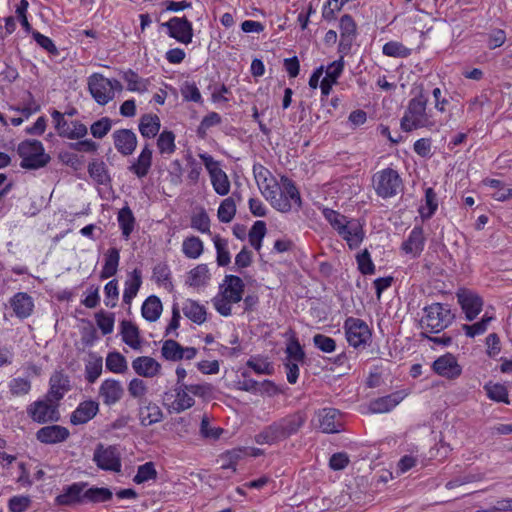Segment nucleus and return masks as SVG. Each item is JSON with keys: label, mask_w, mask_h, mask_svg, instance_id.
Listing matches in <instances>:
<instances>
[{"label": "nucleus", "mask_w": 512, "mask_h": 512, "mask_svg": "<svg viewBox=\"0 0 512 512\" xmlns=\"http://www.w3.org/2000/svg\"><path fill=\"white\" fill-rule=\"evenodd\" d=\"M262 194L274 209L282 213L290 212L294 206L296 210L302 206L298 188L294 181L285 175L280 177L279 183L272 178L265 184Z\"/></svg>", "instance_id": "obj_1"}, {"label": "nucleus", "mask_w": 512, "mask_h": 512, "mask_svg": "<svg viewBox=\"0 0 512 512\" xmlns=\"http://www.w3.org/2000/svg\"><path fill=\"white\" fill-rule=\"evenodd\" d=\"M306 414L297 411L265 427L255 440L258 444H274L296 434L306 422Z\"/></svg>", "instance_id": "obj_2"}, {"label": "nucleus", "mask_w": 512, "mask_h": 512, "mask_svg": "<svg viewBox=\"0 0 512 512\" xmlns=\"http://www.w3.org/2000/svg\"><path fill=\"white\" fill-rule=\"evenodd\" d=\"M428 98L421 90L418 95L409 100L407 108L401 118L400 126L405 132L420 128H429L434 125L426 112Z\"/></svg>", "instance_id": "obj_3"}, {"label": "nucleus", "mask_w": 512, "mask_h": 512, "mask_svg": "<svg viewBox=\"0 0 512 512\" xmlns=\"http://www.w3.org/2000/svg\"><path fill=\"white\" fill-rule=\"evenodd\" d=\"M245 284L236 275H226L223 284L220 285V293L213 299L216 311L222 316L231 315V304L238 303L243 298Z\"/></svg>", "instance_id": "obj_4"}, {"label": "nucleus", "mask_w": 512, "mask_h": 512, "mask_svg": "<svg viewBox=\"0 0 512 512\" xmlns=\"http://www.w3.org/2000/svg\"><path fill=\"white\" fill-rule=\"evenodd\" d=\"M421 326L429 329L431 333H439L447 328L454 320L450 306L443 303H433L424 309Z\"/></svg>", "instance_id": "obj_5"}, {"label": "nucleus", "mask_w": 512, "mask_h": 512, "mask_svg": "<svg viewBox=\"0 0 512 512\" xmlns=\"http://www.w3.org/2000/svg\"><path fill=\"white\" fill-rule=\"evenodd\" d=\"M21 157L20 167L23 169H39L48 164L50 156L44 152L43 144L39 140L22 141L17 148Z\"/></svg>", "instance_id": "obj_6"}, {"label": "nucleus", "mask_w": 512, "mask_h": 512, "mask_svg": "<svg viewBox=\"0 0 512 512\" xmlns=\"http://www.w3.org/2000/svg\"><path fill=\"white\" fill-rule=\"evenodd\" d=\"M372 184L376 194L383 199L396 196L403 188L400 175L392 168L376 172L372 177Z\"/></svg>", "instance_id": "obj_7"}, {"label": "nucleus", "mask_w": 512, "mask_h": 512, "mask_svg": "<svg viewBox=\"0 0 512 512\" xmlns=\"http://www.w3.org/2000/svg\"><path fill=\"white\" fill-rule=\"evenodd\" d=\"M344 330L349 345L364 348L371 340V331L365 321L349 317L344 322Z\"/></svg>", "instance_id": "obj_8"}, {"label": "nucleus", "mask_w": 512, "mask_h": 512, "mask_svg": "<svg viewBox=\"0 0 512 512\" xmlns=\"http://www.w3.org/2000/svg\"><path fill=\"white\" fill-rule=\"evenodd\" d=\"M199 157L210 175L215 192L221 196L227 195L230 191V181L226 172L220 168V163L207 153L199 154Z\"/></svg>", "instance_id": "obj_9"}, {"label": "nucleus", "mask_w": 512, "mask_h": 512, "mask_svg": "<svg viewBox=\"0 0 512 512\" xmlns=\"http://www.w3.org/2000/svg\"><path fill=\"white\" fill-rule=\"evenodd\" d=\"M186 386L175 385L172 391L163 395V405L170 413H181L195 404V400Z\"/></svg>", "instance_id": "obj_10"}, {"label": "nucleus", "mask_w": 512, "mask_h": 512, "mask_svg": "<svg viewBox=\"0 0 512 512\" xmlns=\"http://www.w3.org/2000/svg\"><path fill=\"white\" fill-rule=\"evenodd\" d=\"M93 461L102 470L121 471V455L116 446L105 447L102 443H99L94 450Z\"/></svg>", "instance_id": "obj_11"}, {"label": "nucleus", "mask_w": 512, "mask_h": 512, "mask_svg": "<svg viewBox=\"0 0 512 512\" xmlns=\"http://www.w3.org/2000/svg\"><path fill=\"white\" fill-rule=\"evenodd\" d=\"M29 417L40 424L47 422H57L60 419V413L57 405L51 403V398L46 400H37L27 407Z\"/></svg>", "instance_id": "obj_12"}, {"label": "nucleus", "mask_w": 512, "mask_h": 512, "mask_svg": "<svg viewBox=\"0 0 512 512\" xmlns=\"http://www.w3.org/2000/svg\"><path fill=\"white\" fill-rule=\"evenodd\" d=\"M52 119L55 123V129L60 137L68 139H80L86 136L87 127L80 121H68L64 118V114L58 110L51 112Z\"/></svg>", "instance_id": "obj_13"}, {"label": "nucleus", "mask_w": 512, "mask_h": 512, "mask_svg": "<svg viewBox=\"0 0 512 512\" xmlns=\"http://www.w3.org/2000/svg\"><path fill=\"white\" fill-rule=\"evenodd\" d=\"M88 90L96 103L101 106L114 99L110 79L100 73H93L88 77Z\"/></svg>", "instance_id": "obj_14"}, {"label": "nucleus", "mask_w": 512, "mask_h": 512, "mask_svg": "<svg viewBox=\"0 0 512 512\" xmlns=\"http://www.w3.org/2000/svg\"><path fill=\"white\" fill-rule=\"evenodd\" d=\"M167 29L169 37L178 42L188 45L192 42L193 28L192 23L186 17H172L167 22L161 24Z\"/></svg>", "instance_id": "obj_15"}, {"label": "nucleus", "mask_w": 512, "mask_h": 512, "mask_svg": "<svg viewBox=\"0 0 512 512\" xmlns=\"http://www.w3.org/2000/svg\"><path fill=\"white\" fill-rule=\"evenodd\" d=\"M457 299L468 321L474 320L482 310V298L470 290H459Z\"/></svg>", "instance_id": "obj_16"}, {"label": "nucleus", "mask_w": 512, "mask_h": 512, "mask_svg": "<svg viewBox=\"0 0 512 512\" xmlns=\"http://www.w3.org/2000/svg\"><path fill=\"white\" fill-rule=\"evenodd\" d=\"M88 486L86 482H76L63 488V491L55 499L61 506H74L85 504L84 491Z\"/></svg>", "instance_id": "obj_17"}, {"label": "nucleus", "mask_w": 512, "mask_h": 512, "mask_svg": "<svg viewBox=\"0 0 512 512\" xmlns=\"http://www.w3.org/2000/svg\"><path fill=\"white\" fill-rule=\"evenodd\" d=\"M432 368L435 373L448 379L457 378L462 372L456 357L451 353H447L437 358L433 362Z\"/></svg>", "instance_id": "obj_18"}, {"label": "nucleus", "mask_w": 512, "mask_h": 512, "mask_svg": "<svg viewBox=\"0 0 512 512\" xmlns=\"http://www.w3.org/2000/svg\"><path fill=\"white\" fill-rule=\"evenodd\" d=\"M112 138L116 150L123 156L132 155L137 147V136L130 129L115 130Z\"/></svg>", "instance_id": "obj_19"}, {"label": "nucleus", "mask_w": 512, "mask_h": 512, "mask_svg": "<svg viewBox=\"0 0 512 512\" xmlns=\"http://www.w3.org/2000/svg\"><path fill=\"white\" fill-rule=\"evenodd\" d=\"M317 426L324 433L340 432V413L334 408H323L316 412Z\"/></svg>", "instance_id": "obj_20"}, {"label": "nucleus", "mask_w": 512, "mask_h": 512, "mask_svg": "<svg viewBox=\"0 0 512 512\" xmlns=\"http://www.w3.org/2000/svg\"><path fill=\"white\" fill-rule=\"evenodd\" d=\"M124 395L122 384L115 379H106L99 387V397L107 406L116 404Z\"/></svg>", "instance_id": "obj_21"}, {"label": "nucleus", "mask_w": 512, "mask_h": 512, "mask_svg": "<svg viewBox=\"0 0 512 512\" xmlns=\"http://www.w3.org/2000/svg\"><path fill=\"white\" fill-rule=\"evenodd\" d=\"M164 414L161 408L147 399L140 401L139 419L142 426H150L163 420Z\"/></svg>", "instance_id": "obj_22"}, {"label": "nucleus", "mask_w": 512, "mask_h": 512, "mask_svg": "<svg viewBox=\"0 0 512 512\" xmlns=\"http://www.w3.org/2000/svg\"><path fill=\"white\" fill-rule=\"evenodd\" d=\"M69 435V430L66 427L59 425L45 426L36 432L37 440L44 444L64 442Z\"/></svg>", "instance_id": "obj_23"}, {"label": "nucleus", "mask_w": 512, "mask_h": 512, "mask_svg": "<svg viewBox=\"0 0 512 512\" xmlns=\"http://www.w3.org/2000/svg\"><path fill=\"white\" fill-rule=\"evenodd\" d=\"M99 411V404L93 400L81 402L71 414L70 422L73 425H82L93 419Z\"/></svg>", "instance_id": "obj_24"}, {"label": "nucleus", "mask_w": 512, "mask_h": 512, "mask_svg": "<svg viewBox=\"0 0 512 512\" xmlns=\"http://www.w3.org/2000/svg\"><path fill=\"white\" fill-rule=\"evenodd\" d=\"M338 234L347 242L350 249L358 248L365 236L361 224L356 220H350Z\"/></svg>", "instance_id": "obj_25"}, {"label": "nucleus", "mask_w": 512, "mask_h": 512, "mask_svg": "<svg viewBox=\"0 0 512 512\" xmlns=\"http://www.w3.org/2000/svg\"><path fill=\"white\" fill-rule=\"evenodd\" d=\"M424 245L425 237L423 228L421 226H415L411 230L407 240L402 243L401 248L406 254H411L416 257L421 254L424 249Z\"/></svg>", "instance_id": "obj_26"}, {"label": "nucleus", "mask_w": 512, "mask_h": 512, "mask_svg": "<svg viewBox=\"0 0 512 512\" xmlns=\"http://www.w3.org/2000/svg\"><path fill=\"white\" fill-rule=\"evenodd\" d=\"M132 368L139 376L152 378L160 373L161 364L149 356H140L133 360Z\"/></svg>", "instance_id": "obj_27"}, {"label": "nucleus", "mask_w": 512, "mask_h": 512, "mask_svg": "<svg viewBox=\"0 0 512 512\" xmlns=\"http://www.w3.org/2000/svg\"><path fill=\"white\" fill-rule=\"evenodd\" d=\"M10 305L13 308L15 315L20 319L29 317L34 308L32 297L24 292L16 293L10 299Z\"/></svg>", "instance_id": "obj_28"}, {"label": "nucleus", "mask_w": 512, "mask_h": 512, "mask_svg": "<svg viewBox=\"0 0 512 512\" xmlns=\"http://www.w3.org/2000/svg\"><path fill=\"white\" fill-rule=\"evenodd\" d=\"M70 387L68 376L62 372H55L50 378V389L47 396L55 401H59L70 390Z\"/></svg>", "instance_id": "obj_29"}, {"label": "nucleus", "mask_w": 512, "mask_h": 512, "mask_svg": "<svg viewBox=\"0 0 512 512\" xmlns=\"http://www.w3.org/2000/svg\"><path fill=\"white\" fill-rule=\"evenodd\" d=\"M152 165V150L149 144H146L137 160L129 166V171L135 174L138 178L145 177Z\"/></svg>", "instance_id": "obj_30"}, {"label": "nucleus", "mask_w": 512, "mask_h": 512, "mask_svg": "<svg viewBox=\"0 0 512 512\" xmlns=\"http://www.w3.org/2000/svg\"><path fill=\"white\" fill-rule=\"evenodd\" d=\"M340 50H348L356 35V24L352 16L345 14L340 19Z\"/></svg>", "instance_id": "obj_31"}, {"label": "nucleus", "mask_w": 512, "mask_h": 512, "mask_svg": "<svg viewBox=\"0 0 512 512\" xmlns=\"http://www.w3.org/2000/svg\"><path fill=\"white\" fill-rule=\"evenodd\" d=\"M123 342L134 350L141 348L140 333L138 327L128 320L120 323Z\"/></svg>", "instance_id": "obj_32"}, {"label": "nucleus", "mask_w": 512, "mask_h": 512, "mask_svg": "<svg viewBox=\"0 0 512 512\" xmlns=\"http://www.w3.org/2000/svg\"><path fill=\"white\" fill-rule=\"evenodd\" d=\"M142 284V273L139 269H134L125 281V289L123 292V302L130 304L136 297Z\"/></svg>", "instance_id": "obj_33"}, {"label": "nucleus", "mask_w": 512, "mask_h": 512, "mask_svg": "<svg viewBox=\"0 0 512 512\" xmlns=\"http://www.w3.org/2000/svg\"><path fill=\"white\" fill-rule=\"evenodd\" d=\"M140 134L145 138H154L160 130V118L155 114H144L139 120Z\"/></svg>", "instance_id": "obj_34"}, {"label": "nucleus", "mask_w": 512, "mask_h": 512, "mask_svg": "<svg viewBox=\"0 0 512 512\" xmlns=\"http://www.w3.org/2000/svg\"><path fill=\"white\" fill-rule=\"evenodd\" d=\"M182 311L188 319L198 325L206 321V308L195 300L187 299L183 304Z\"/></svg>", "instance_id": "obj_35"}, {"label": "nucleus", "mask_w": 512, "mask_h": 512, "mask_svg": "<svg viewBox=\"0 0 512 512\" xmlns=\"http://www.w3.org/2000/svg\"><path fill=\"white\" fill-rule=\"evenodd\" d=\"M122 79L127 83V90L131 92L143 93L148 90L150 81L140 77L132 69H128L121 73Z\"/></svg>", "instance_id": "obj_36"}, {"label": "nucleus", "mask_w": 512, "mask_h": 512, "mask_svg": "<svg viewBox=\"0 0 512 512\" xmlns=\"http://www.w3.org/2000/svg\"><path fill=\"white\" fill-rule=\"evenodd\" d=\"M120 261V252L117 248L108 249L105 254V263L100 273L101 279H108L117 273Z\"/></svg>", "instance_id": "obj_37"}, {"label": "nucleus", "mask_w": 512, "mask_h": 512, "mask_svg": "<svg viewBox=\"0 0 512 512\" xmlns=\"http://www.w3.org/2000/svg\"><path fill=\"white\" fill-rule=\"evenodd\" d=\"M162 308V303L159 297L151 295L144 301L142 305V316L149 322H155L159 319Z\"/></svg>", "instance_id": "obj_38"}, {"label": "nucleus", "mask_w": 512, "mask_h": 512, "mask_svg": "<svg viewBox=\"0 0 512 512\" xmlns=\"http://www.w3.org/2000/svg\"><path fill=\"white\" fill-rule=\"evenodd\" d=\"M112 497V491L106 487H91L84 491L85 503H105L110 501Z\"/></svg>", "instance_id": "obj_39"}, {"label": "nucleus", "mask_w": 512, "mask_h": 512, "mask_svg": "<svg viewBox=\"0 0 512 512\" xmlns=\"http://www.w3.org/2000/svg\"><path fill=\"white\" fill-rule=\"evenodd\" d=\"M399 401L400 399L395 394L383 396L371 401L369 410L372 413H386L396 407Z\"/></svg>", "instance_id": "obj_40"}, {"label": "nucleus", "mask_w": 512, "mask_h": 512, "mask_svg": "<svg viewBox=\"0 0 512 512\" xmlns=\"http://www.w3.org/2000/svg\"><path fill=\"white\" fill-rule=\"evenodd\" d=\"M156 144L161 155L170 156L176 150L175 134L169 130L162 131L157 138Z\"/></svg>", "instance_id": "obj_41"}, {"label": "nucleus", "mask_w": 512, "mask_h": 512, "mask_svg": "<svg viewBox=\"0 0 512 512\" xmlns=\"http://www.w3.org/2000/svg\"><path fill=\"white\" fill-rule=\"evenodd\" d=\"M118 223L125 239H128L134 229L135 217L128 206L120 209L118 213Z\"/></svg>", "instance_id": "obj_42"}, {"label": "nucleus", "mask_w": 512, "mask_h": 512, "mask_svg": "<svg viewBox=\"0 0 512 512\" xmlns=\"http://www.w3.org/2000/svg\"><path fill=\"white\" fill-rule=\"evenodd\" d=\"M210 279L209 269L206 264H199L188 273L186 283L189 286L199 287L205 285Z\"/></svg>", "instance_id": "obj_43"}, {"label": "nucleus", "mask_w": 512, "mask_h": 512, "mask_svg": "<svg viewBox=\"0 0 512 512\" xmlns=\"http://www.w3.org/2000/svg\"><path fill=\"white\" fill-rule=\"evenodd\" d=\"M88 173L97 184L106 185L110 182L106 165L102 161L90 162L88 165Z\"/></svg>", "instance_id": "obj_44"}, {"label": "nucleus", "mask_w": 512, "mask_h": 512, "mask_svg": "<svg viewBox=\"0 0 512 512\" xmlns=\"http://www.w3.org/2000/svg\"><path fill=\"white\" fill-rule=\"evenodd\" d=\"M182 252L187 258L197 259L203 253V242L196 236L187 237L182 243Z\"/></svg>", "instance_id": "obj_45"}, {"label": "nucleus", "mask_w": 512, "mask_h": 512, "mask_svg": "<svg viewBox=\"0 0 512 512\" xmlns=\"http://www.w3.org/2000/svg\"><path fill=\"white\" fill-rule=\"evenodd\" d=\"M438 208L437 195L433 188L429 187L425 190V206L419 208L422 219H429L433 216Z\"/></svg>", "instance_id": "obj_46"}, {"label": "nucleus", "mask_w": 512, "mask_h": 512, "mask_svg": "<svg viewBox=\"0 0 512 512\" xmlns=\"http://www.w3.org/2000/svg\"><path fill=\"white\" fill-rule=\"evenodd\" d=\"M161 354L169 361H180L183 359L182 346L173 339L164 341L161 348Z\"/></svg>", "instance_id": "obj_47"}, {"label": "nucleus", "mask_w": 512, "mask_h": 512, "mask_svg": "<svg viewBox=\"0 0 512 512\" xmlns=\"http://www.w3.org/2000/svg\"><path fill=\"white\" fill-rule=\"evenodd\" d=\"M266 223L264 221H256L253 226L251 227L249 233H248V237H249V242L251 244V246L259 251L260 248H261V244H262V239L264 238L265 234H266Z\"/></svg>", "instance_id": "obj_48"}, {"label": "nucleus", "mask_w": 512, "mask_h": 512, "mask_svg": "<svg viewBox=\"0 0 512 512\" xmlns=\"http://www.w3.org/2000/svg\"><path fill=\"white\" fill-rule=\"evenodd\" d=\"M236 214V204L232 197L225 198L217 212V216L220 222L229 223L233 220Z\"/></svg>", "instance_id": "obj_49"}, {"label": "nucleus", "mask_w": 512, "mask_h": 512, "mask_svg": "<svg viewBox=\"0 0 512 512\" xmlns=\"http://www.w3.org/2000/svg\"><path fill=\"white\" fill-rule=\"evenodd\" d=\"M106 368L113 373H124L127 370V361L119 352H110L106 357Z\"/></svg>", "instance_id": "obj_50"}, {"label": "nucleus", "mask_w": 512, "mask_h": 512, "mask_svg": "<svg viewBox=\"0 0 512 512\" xmlns=\"http://www.w3.org/2000/svg\"><path fill=\"white\" fill-rule=\"evenodd\" d=\"M246 365L259 375H271L274 372L273 365L259 356H252Z\"/></svg>", "instance_id": "obj_51"}, {"label": "nucleus", "mask_w": 512, "mask_h": 512, "mask_svg": "<svg viewBox=\"0 0 512 512\" xmlns=\"http://www.w3.org/2000/svg\"><path fill=\"white\" fill-rule=\"evenodd\" d=\"M488 398L496 402L509 404L508 390L502 384H487L484 386Z\"/></svg>", "instance_id": "obj_52"}, {"label": "nucleus", "mask_w": 512, "mask_h": 512, "mask_svg": "<svg viewBox=\"0 0 512 512\" xmlns=\"http://www.w3.org/2000/svg\"><path fill=\"white\" fill-rule=\"evenodd\" d=\"M95 320L103 335L113 332L115 322L114 313H107L101 310L95 314Z\"/></svg>", "instance_id": "obj_53"}, {"label": "nucleus", "mask_w": 512, "mask_h": 512, "mask_svg": "<svg viewBox=\"0 0 512 512\" xmlns=\"http://www.w3.org/2000/svg\"><path fill=\"white\" fill-rule=\"evenodd\" d=\"M322 214L324 218L329 222V224L339 233L344 226L349 222L347 217L330 208H324L322 210Z\"/></svg>", "instance_id": "obj_54"}, {"label": "nucleus", "mask_w": 512, "mask_h": 512, "mask_svg": "<svg viewBox=\"0 0 512 512\" xmlns=\"http://www.w3.org/2000/svg\"><path fill=\"white\" fill-rule=\"evenodd\" d=\"M382 52L389 57L405 58L411 54V49L407 48L402 43L390 41L384 44Z\"/></svg>", "instance_id": "obj_55"}, {"label": "nucleus", "mask_w": 512, "mask_h": 512, "mask_svg": "<svg viewBox=\"0 0 512 512\" xmlns=\"http://www.w3.org/2000/svg\"><path fill=\"white\" fill-rule=\"evenodd\" d=\"M102 357H94L85 365V379L89 383H94L102 373Z\"/></svg>", "instance_id": "obj_56"}, {"label": "nucleus", "mask_w": 512, "mask_h": 512, "mask_svg": "<svg viewBox=\"0 0 512 512\" xmlns=\"http://www.w3.org/2000/svg\"><path fill=\"white\" fill-rule=\"evenodd\" d=\"M287 360L303 362L305 359V353L301 347L298 339L293 334L286 347Z\"/></svg>", "instance_id": "obj_57"}, {"label": "nucleus", "mask_w": 512, "mask_h": 512, "mask_svg": "<svg viewBox=\"0 0 512 512\" xmlns=\"http://www.w3.org/2000/svg\"><path fill=\"white\" fill-rule=\"evenodd\" d=\"M492 319V317L484 315L480 321L472 325L464 324L462 329L464 330L467 337L473 338L477 335L485 333Z\"/></svg>", "instance_id": "obj_58"}, {"label": "nucleus", "mask_w": 512, "mask_h": 512, "mask_svg": "<svg viewBox=\"0 0 512 512\" xmlns=\"http://www.w3.org/2000/svg\"><path fill=\"white\" fill-rule=\"evenodd\" d=\"M157 472L153 462H146L140 465L137 469V473L133 478V481L137 484L147 482L152 479H156Z\"/></svg>", "instance_id": "obj_59"}, {"label": "nucleus", "mask_w": 512, "mask_h": 512, "mask_svg": "<svg viewBox=\"0 0 512 512\" xmlns=\"http://www.w3.org/2000/svg\"><path fill=\"white\" fill-rule=\"evenodd\" d=\"M111 127L112 120L109 117H102L91 125L90 131L93 137L102 139L108 134Z\"/></svg>", "instance_id": "obj_60"}, {"label": "nucleus", "mask_w": 512, "mask_h": 512, "mask_svg": "<svg viewBox=\"0 0 512 512\" xmlns=\"http://www.w3.org/2000/svg\"><path fill=\"white\" fill-rule=\"evenodd\" d=\"M105 299L104 303L107 307L114 308L117 305L119 298L118 282L113 279L109 281L104 287Z\"/></svg>", "instance_id": "obj_61"}, {"label": "nucleus", "mask_w": 512, "mask_h": 512, "mask_svg": "<svg viewBox=\"0 0 512 512\" xmlns=\"http://www.w3.org/2000/svg\"><path fill=\"white\" fill-rule=\"evenodd\" d=\"M214 244L217 251V264L219 266H227L231 260L230 253L227 250V241L216 236Z\"/></svg>", "instance_id": "obj_62"}, {"label": "nucleus", "mask_w": 512, "mask_h": 512, "mask_svg": "<svg viewBox=\"0 0 512 512\" xmlns=\"http://www.w3.org/2000/svg\"><path fill=\"white\" fill-rule=\"evenodd\" d=\"M358 269L363 275L374 274L375 265L371 260L370 253L367 249L357 255L356 257Z\"/></svg>", "instance_id": "obj_63"}, {"label": "nucleus", "mask_w": 512, "mask_h": 512, "mask_svg": "<svg viewBox=\"0 0 512 512\" xmlns=\"http://www.w3.org/2000/svg\"><path fill=\"white\" fill-rule=\"evenodd\" d=\"M30 389V381L24 378H14L9 382V391L13 396L26 395Z\"/></svg>", "instance_id": "obj_64"}]
</instances>
